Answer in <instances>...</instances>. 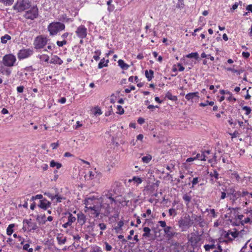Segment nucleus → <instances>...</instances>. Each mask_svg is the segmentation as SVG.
<instances>
[{"label":"nucleus","mask_w":252,"mask_h":252,"mask_svg":"<svg viewBox=\"0 0 252 252\" xmlns=\"http://www.w3.org/2000/svg\"><path fill=\"white\" fill-rule=\"evenodd\" d=\"M85 212L91 217L97 218L100 214L108 216L113 211L116 201L111 193L108 192L103 194L101 201L96 198L89 197L85 200Z\"/></svg>","instance_id":"nucleus-1"},{"label":"nucleus","mask_w":252,"mask_h":252,"mask_svg":"<svg viewBox=\"0 0 252 252\" xmlns=\"http://www.w3.org/2000/svg\"><path fill=\"white\" fill-rule=\"evenodd\" d=\"M15 61L16 58L12 54H8L3 56L2 62H0V72L3 74L9 75L11 70L6 67L13 66Z\"/></svg>","instance_id":"nucleus-2"},{"label":"nucleus","mask_w":252,"mask_h":252,"mask_svg":"<svg viewBox=\"0 0 252 252\" xmlns=\"http://www.w3.org/2000/svg\"><path fill=\"white\" fill-rule=\"evenodd\" d=\"M193 224L190 216L186 214L182 217L178 221L179 227L182 231H186Z\"/></svg>","instance_id":"nucleus-3"},{"label":"nucleus","mask_w":252,"mask_h":252,"mask_svg":"<svg viewBox=\"0 0 252 252\" xmlns=\"http://www.w3.org/2000/svg\"><path fill=\"white\" fill-rule=\"evenodd\" d=\"M65 29L64 24L61 22H52L48 26V30L51 35H56L59 32Z\"/></svg>","instance_id":"nucleus-4"},{"label":"nucleus","mask_w":252,"mask_h":252,"mask_svg":"<svg viewBox=\"0 0 252 252\" xmlns=\"http://www.w3.org/2000/svg\"><path fill=\"white\" fill-rule=\"evenodd\" d=\"M38 9L36 5H34L28 9L23 14V17L27 20H33L38 17Z\"/></svg>","instance_id":"nucleus-5"},{"label":"nucleus","mask_w":252,"mask_h":252,"mask_svg":"<svg viewBox=\"0 0 252 252\" xmlns=\"http://www.w3.org/2000/svg\"><path fill=\"white\" fill-rule=\"evenodd\" d=\"M49 39L46 37L40 35L36 37L33 42L35 49H41L43 48L47 44Z\"/></svg>","instance_id":"nucleus-6"},{"label":"nucleus","mask_w":252,"mask_h":252,"mask_svg":"<svg viewBox=\"0 0 252 252\" xmlns=\"http://www.w3.org/2000/svg\"><path fill=\"white\" fill-rule=\"evenodd\" d=\"M18 242H19L18 245H17V249L18 251H20L22 249L28 252H33V249L30 247V244L25 242L23 238L21 237H17V243Z\"/></svg>","instance_id":"nucleus-7"},{"label":"nucleus","mask_w":252,"mask_h":252,"mask_svg":"<svg viewBox=\"0 0 252 252\" xmlns=\"http://www.w3.org/2000/svg\"><path fill=\"white\" fill-rule=\"evenodd\" d=\"M31 6V2L29 0H21L17 2V11L18 12L28 10Z\"/></svg>","instance_id":"nucleus-8"},{"label":"nucleus","mask_w":252,"mask_h":252,"mask_svg":"<svg viewBox=\"0 0 252 252\" xmlns=\"http://www.w3.org/2000/svg\"><path fill=\"white\" fill-rule=\"evenodd\" d=\"M23 227L26 230L28 229L30 231L35 230L38 228L36 223L32 222L31 219L24 220Z\"/></svg>","instance_id":"nucleus-9"},{"label":"nucleus","mask_w":252,"mask_h":252,"mask_svg":"<svg viewBox=\"0 0 252 252\" xmlns=\"http://www.w3.org/2000/svg\"><path fill=\"white\" fill-rule=\"evenodd\" d=\"M75 33L79 38L84 39L87 36V29L84 25H81L77 28Z\"/></svg>","instance_id":"nucleus-10"},{"label":"nucleus","mask_w":252,"mask_h":252,"mask_svg":"<svg viewBox=\"0 0 252 252\" xmlns=\"http://www.w3.org/2000/svg\"><path fill=\"white\" fill-rule=\"evenodd\" d=\"M33 54V50L30 49H22L18 53V58L23 60L31 56Z\"/></svg>","instance_id":"nucleus-11"},{"label":"nucleus","mask_w":252,"mask_h":252,"mask_svg":"<svg viewBox=\"0 0 252 252\" xmlns=\"http://www.w3.org/2000/svg\"><path fill=\"white\" fill-rule=\"evenodd\" d=\"M185 98L188 101L193 102V100H197L199 99V93H189L186 95Z\"/></svg>","instance_id":"nucleus-12"},{"label":"nucleus","mask_w":252,"mask_h":252,"mask_svg":"<svg viewBox=\"0 0 252 252\" xmlns=\"http://www.w3.org/2000/svg\"><path fill=\"white\" fill-rule=\"evenodd\" d=\"M51 204L46 199L44 198L39 201V204L38 205V206L42 209L46 210L50 207Z\"/></svg>","instance_id":"nucleus-13"},{"label":"nucleus","mask_w":252,"mask_h":252,"mask_svg":"<svg viewBox=\"0 0 252 252\" xmlns=\"http://www.w3.org/2000/svg\"><path fill=\"white\" fill-rule=\"evenodd\" d=\"M234 230V231L228 230L225 235V238H227L230 240H232L234 239L239 237L238 231H237L236 229Z\"/></svg>","instance_id":"nucleus-14"},{"label":"nucleus","mask_w":252,"mask_h":252,"mask_svg":"<svg viewBox=\"0 0 252 252\" xmlns=\"http://www.w3.org/2000/svg\"><path fill=\"white\" fill-rule=\"evenodd\" d=\"M164 232L169 238H172L177 234L176 232L173 231L172 227L168 226L164 229Z\"/></svg>","instance_id":"nucleus-15"},{"label":"nucleus","mask_w":252,"mask_h":252,"mask_svg":"<svg viewBox=\"0 0 252 252\" xmlns=\"http://www.w3.org/2000/svg\"><path fill=\"white\" fill-rule=\"evenodd\" d=\"M191 218L192 219L191 220H193V222L195 221V222L197 223V224L199 225L200 226H203V223L204 222V220L201 216L193 214L191 216Z\"/></svg>","instance_id":"nucleus-16"},{"label":"nucleus","mask_w":252,"mask_h":252,"mask_svg":"<svg viewBox=\"0 0 252 252\" xmlns=\"http://www.w3.org/2000/svg\"><path fill=\"white\" fill-rule=\"evenodd\" d=\"M251 229L248 226L244 227L243 229L241 230L238 232V236L241 238H243L248 235L250 232Z\"/></svg>","instance_id":"nucleus-17"},{"label":"nucleus","mask_w":252,"mask_h":252,"mask_svg":"<svg viewBox=\"0 0 252 252\" xmlns=\"http://www.w3.org/2000/svg\"><path fill=\"white\" fill-rule=\"evenodd\" d=\"M50 63L61 65L63 63V61L58 56L54 55L52 57Z\"/></svg>","instance_id":"nucleus-18"},{"label":"nucleus","mask_w":252,"mask_h":252,"mask_svg":"<svg viewBox=\"0 0 252 252\" xmlns=\"http://www.w3.org/2000/svg\"><path fill=\"white\" fill-rule=\"evenodd\" d=\"M97 176L96 171H89L87 174L85 175V179L87 180H92Z\"/></svg>","instance_id":"nucleus-19"},{"label":"nucleus","mask_w":252,"mask_h":252,"mask_svg":"<svg viewBox=\"0 0 252 252\" xmlns=\"http://www.w3.org/2000/svg\"><path fill=\"white\" fill-rule=\"evenodd\" d=\"M38 58L40 59V63L42 64H43L44 62L47 63H49L50 57L47 55L42 54L41 55H38Z\"/></svg>","instance_id":"nucleus-20"},{"label":"nucleus","mask_w":252,"mask_h":252,"mask_svg":"<svg viewBox=\"0 0 252 252\" xmlns=\"http://www.w3.org/2000/svg\"><path fill=\"white\" fill-rule=\"evenodd\" d=\"M129 182H133L134 183L136 184V186L140 184L142 182V180L141 178L134 176L132 177L131 179H129L128 180Z\"/></svg>","instance_id":"nucleus-21"},{"label":"nucleus","mask_w":252,"mask_h":252,"mask_svg":"<svg viewBox=\"0 0 252 252\" xmlns=\"http://www.w3.org/2000/svg\"><path fill=\"white\" fill-rule=\"evenodd\" d=\"M57 239L58 243L60 245L64 244H65V243L66 241V238L65 237H64L62 234L58 235Z\"/></svg>","instance_id":"nucleus-22"},{"label":"nucleus","mask_w":252,"mask_h":252,"mask_svg":"<svg viewBox=\"0 0 252 252\" xmlns=\"http://www.w3.org/2000/svg\"><path fill=\"white\" fill-rule=\"evenodd\" d=\"M118 65L123 69L126 70L129 67V65L124 62L123 60H119L118 62Z\"/></svg>","instance_id":"nucleus-23"},{"label":"nucleus","mask_w":252,"mask_h":252,"mask_svg":"<svg viewBox=\"0 0 252 252\" xmlns=\"http://www.w3.org/2000/svg\"><path fill=\"white\" fill-rule=\"evenodd\" d=\"M109 62L108 60H105L104 58L101 59L98 65V68L100 69L103 67L107 66Z\"/></svg>","instance_id":"nucleus-24"},{"label":"nucleus","mask_w":252,"mask_h":252,"mask_svg":"<svg viewBox=\"0 0 252 252\" xmlns=\"http://www.w3.org/2000/svg\"><path fill=\"white\" fill-rule=\"evenodd\" d=\"M151 229L148 227H144L143 228L144 233L142 236L143 237L148 238L151 235Z\"/></svg>","instance_id":"nucleus-25"},{"label":"nucleus","mask_w":252,"mask_h":252,"mask_svg":"<svg viewBox=\"0 0 252 252\" xmlns=\"http://www.w3.org/2000/svg\"><path fill=\"white\" fill-rule=\"evenodd\" d=\"M145 76L149 81H151L154 77V71L152 70H146Z\"/></svg>","instance_id":"nucleus-26"},{"label":"nucleus","mask_w":252,"mask_h":252,"mask_svg":"<svg viewBox=\"0 0 252 252\" xmlns=\"http://www.w3.org/2000/svg\"><path fill=\"white\" fill-rule=\"evenodd\" d=\"M15 227V224L14 223L10 224L8 225L6 229V233L7 235L10 236L11 234L14 232V227Z\"/></svg>","instance_id":"nucleus-27"},{"label":"nucleus","mask_w":252,"mask_h":252,"mask_svg":"<svg viewBox=\"0 0 252 252\" xmlns=\"http://www.w3.org/2000/svg\"><path fill=\"white\" fill-rule=\"evenodd\" d=\"M54 196L55 198L53 201L56 203L61 202L63 200L65 199L63 196L59 195V194H56Z\"/></svg>","instance_id":"nucleus-28"},{"label":"nucleus","mask_w":252,"mask_h":252,"mask_svg":"<svg viewBox=\"0 0 252 252\" xmlns=\"http://www.w3.org/2000/svg\"><path fill=\"white\" fill-rule=\"evenodd\" d=\"M183 199L185 201L186 205H188L191 201V196L190 195L186 193L184 194L183 196Z\"/></svg>","instance_id":"nucleus-29"},{"label":"nucleus","mask_w":252,"mask_h":252,"mask_svg":"<svg viewBox=\"0 0 252 252\" xmlns=\"http://www.w3.org/2000/svg\"><path fill=\"white\" fill-rule=\"evenodd\" d=\"M59 20L62 22H68L69 21L70 19L67 18L65 14H62L59 16Z\"/></svg>","instance_id":"nucleus-30"},{"label":"nucleus","mask_w":252,"mask_h":252,"mask_svg":"<svg viewBox=\"0 0 252 252\" xmlns=\"http://www.w3.org/2000/svg\"><path fill=\"white\" fill-rule=\"evenodd\" d=\"M11 39V36L8 34H5L4 36L1 37V42L2 44H5L7 41Z\"/></svg>","instance_id":"nucleus-31"},{"label":"nucleus","mask_w":252,"mask_h":252,"mask_svg":"<svg viewBox=\"0 0 252 252\" xmlns=\"http://www.w3.org/2000/svg\"><path fill=\"white\" fill-rule=\"evenodd\" d=\"M186 57L187 58H194L196 60H198L199 55L197 52H193L187 55Z\"/></svg>","instance_id":"nucleus-32"},{"label":"nucleus","mask_w":252,"mask_h":252,"mask_svg":"<svg viewBox=\"0 0 252 252\" xmlns=\"http://www.w3.org/2000/svg\"><path fill=\"white\" fill-rule=\"evenodd\" d=\"M50 165L52 167H56L57 169H60L62 167L61 163L55 162L53 160L50 161Z\"/></svg>","instance_id":"nucleus-33"},{"label":"nucleus","mask_w":252,"mask_h":252,"mask_svg":"<svg viewBox=\"0 0 252 252\" xmlns=\"http://www.w3.org/2000/svg\"><path fill=\"white\" fill-rule=\"evenodd\" d=\"M206 156L205 155L204 152L201 154H197L195 156L196 159H198L200 160H206Z\"/></svg>","instance_id":"nucleus-34"},{"label":"nucleus","mask_w":252,"mask_h":252,"mask_svg":"<svg viewBox=\"0 0 252 252\" xmlns=\"http://www.w3.org/2000/svg\"><path fill=\"white\" fill-rule=\"evenodd\" d=\"M124 222L120 220L118 222L117 225L115 227V229L117 232H119L122 229V227L124 225Z\"/></svg>","instance_id":"nucleus-35"},{"label":"nucleus","mask_w":252,"mask_h":252,"mask_svg":"<svg viewBox=\"0 0 252 252\" xmlns=\"http://www.w3.org/2000/svg\"><path fill=\"white\" fill-rule=\"evenodd\" d=\"M152 159V156L150 155H147L142 158V160L144 163H148Z\"/></svg>","instance_id":"nucleus-36"},{"label":"nucleus","mask_w":252,"mask_h":252,"mask_svg":"<svg viewBox=\"0 0 252 252\" xmlns=\"http://www.w3.org/2000/svg\"><path fill=\"white\" fill-rule=\"evenodd\" d=\"M210 176L212 177H214L216 180H218L219 177V174L216 170H214L212 172H211Z\"/></svg>","instance_id":"nucleus-37"},{"label":"nucleus","mask_w":252,"mask_h":252,"mask_svg":"<svg viewBox=\"0 0 252 252\" xmlns=\"http://www.w3.org/2000/svg\"><path fill=\"white\" fill-rule=\"evenodd\" d=\"M14 0H0V2L2 3L5 5H11Z\"/></svg>","instance_id":"nucleus-38"},{"label":"nucleus","mask_w":252,"mask_h":252,"mask_svg":"<svg viewBox=\"0 0 252 252\" xmlns=\"http://www.w3.org/2000/svg\"><path fill=\"white\" fill-rule=\"evenodd\" d=\"M75 220V217H74L72 214L69 213L67 218V221L70 222V223L72 224V223Z\"/></svg>","instance_id":"nucleus-39"},{"label":"nucleus","mask_w":252,"mask_h":252,"mask_svg":"<svg viewBox=\"0 0 252 252\" xmlns=\"http://www.w3.org/2000/svg\"><path fill=\"white\" fill-rule=\"evenodd\" d=\"M252 222V220L251 218L250 217H247L243 219V220H242L241 221V224L242 225H244L245 224L248 223L249 222Z\"/></svg>","instance_id":"nucleus-40"},{"label":"nucleus","mask_w":252,"mask_h":252,"mask_svg":"<svg viewBox=\"0 0 252 252\" xmlns=\"http://www.w3.org/2000/svg\"><path fill=\"white\" fill-rule=\"evenodd\" d=\"M214 104V102L213 101H209L208 100L206 101L205 102H202L200 103V106L202 107H205L207 106L208 105L213 106Z\"/></svg>","instance_id":"nucleus-41"},{"label":"nucleus","mask_w":252,"mask_h":252,"mask_svg":"<svg viewBox=\"0 0 252 252\" xmlns=\"http://www.w3.org/2000/svg\"><path fill=\"white\" fill-rule=\"evenodd\" d=\"M250 192L247 190H243L242 191L238 192V195L241 197H246L247 195H249Z\"/></svg>","instance_id":"nucleus-42"},{"label":"nucleus","mask_w":252,"mask_h":252,"mask_svg":"<svg viewBox=\"0 0 252 252\" xmlns=\"http://www.w3.org/2000/svg\"><path fill=\"white\" fill-rule=\"evenodd\" d=\"M178 3L176 5V7L179 9H182L184 7V0H178Z\"/></svg>","instance_id":"nucleus-43"},{"label":"nucleus","mask_w":252,"mask_h":252,"mask_svg":"<svg viewBox=\"0 0 252 252\" xmlns=\"http://www.w3.org/2000/svg\"><path fill=\"white\" fill-rule=\"evenodd\" d=\"M166 97L171 100H175L176 99V97L175 96H174L170 92H168L166 94Z\"/></svg>","instance_id":"nucleus-44"},{"label":"nucleus","mask_w":252,"mask_h":252,"mask_svg":"<svg viewBox=\"0 0 252 252\" xmlns=\"http://www.w3.org/2000/svg\"><path fill=\"white\" fill-rule=\"evenodd\" d=\"M95 55L93 56V58L95 61H98L99 59V56L101 54V52L99 50H97L94 52Z\"/></svg>","instance_id":"nucleus-45"},{"label":"nucleus","mask_w":252,"mask_h":252,"mask_svg":"<svg viewBox=\"0 0 252 252\" xmlns=\"http://www.w3.org/2000/svg\"><path fill=\"white\" fill-rule=\"evenodd\" d=\"M78 221L81 222L82 223H84L85 222V218L83 214L78 215Z\"/></svg>","instance_id":"nucleus-46"},{"label":"nucleus","mask_w":252,"mask_h":252,"mask_svg":"<svg viewBox=\"0 0 252 252\" xmlns=\"http://www.w3.org/2000/svg\"><path fill=\"white\" fill-rule=\"evenodd\" d=\"M204 249L206 251L208 252L211 249H213L215 248L214 245H205L204 246Z\"/></svg>","instance_id":"nucleus-47"},{"label":"nucleus","mask_w":252,"mask_h":252,"mask_svg":"<svg viewBox=\"0 0 252 252\" xmlns=\"http://www.w3.org/2000/svg\"><path fill=\"white\" fill-rule=\"evenodd\" d=\"M242 109L243 110L246 111L245 114L247 115H248L251 112V109L250 107H249L248 106H245L243 107Z\"/></svg>","instance_id":"nucleus-48"},{"label":"nucleus","mask_w":252,"mask_h":252,"mask_svg":"<svg viewBox=\"0 0 252 252\" xmlns=\"http://www.w3.org/2000/svg\"><path fill=\"white\" fill-rule=\"evenodd\" d=\"M117 109L118 111L117 112V113H118V114L122 115L124 113V110L123 108L120 105L117 106Z\"/></svg>","instance_id":"nucleus-49"},{"label":"nucleus","mask_w":252,"mask_h":252,"mask_svg":"<svg viewBox=\"0 0 252 252\" xmlns=\"http://www.w3.org/2000/svg\"><path fill=\"white\" fill-rule=\"evenodd\" d=\"M232 194L233 195L232 198H231L230 199L232 200L233 203L235 202V200L237 199V196H239V195H238V192H235L234 191L232 192Z\"/></svg>","instance_id":"nucleus-50"},{"label":"nucleus","mask_w":252,"mask_h":252,"mask_svg":"<svg viewBox=\"0 0 252 252\" xmlns=\"http://www.w3.org/2000/svg\"><path fill=\"white\" fill-rule=\"evenodd\" d=\"M169 214L170 216H176L177 215L176 210L174 208L169 209Z\"/></svg>","instance_id":"nucleus-51"},{"label":"nucleus","mask_w":252,"mask_h":252,"mask_svg":"<svg viewBox=\"0 0 252 252\" xmlns=\"http://www.w3.org/2000/svg\"><path fill=\"white\" fill-rule=\"evenodd\" d=\"M67 43V42L65 40H63V41H58L57 42V44L58 46L59 47H62L64 45H65Z\"/></svg>","instance_id":"nucleus-52"},{"label":"nucleus","mask_w":252,"mask_h":252,"mask_svg":"<svg viewBox=\"0 0 252 252\" xmlns=\"http://www.w3.org/2000/svg\"><path fill=\"white\" fill-rule=\"evenodd\" d=\"M43 198V196L42 194H37L35 196H33L32 197V200H34L36 199H40Z\"/></svg>","instance_id":"nucleus-53"},{"label":"nucleus","mask_w":252,"mask_h":252,"mask_svg":"<svg viewBox=\"0 0 252 252\" xmlns=\"http://www.w3.org/2000/svg\"><path fill=\"white\" fill-rule=\"evenodd\" d=\"M198 182H199L198 178V177L194 178L191 181V183H192V187L191 188H193L194 186L195 185H196Z\"/></svg>","instance_id":"nucleus-54"},{"label":"nucleus","mask_w":252,"mask_h":252,"mask_svg":"<svg viewBox=\"0 0 252 252\" xmlns=\"http://www.w3.org/2000/svg\"><path fill=\"white\" fill-rule=\"evenodd\" d=\"M44 195L48 196L49 198H50L52 201L54 200L55 196L54 195H53L52 193L49 192H46L44 193Z\"/></svg>","instance_id":"nucleus-55"},{"label":"nucleus","mask_w":252,"mask_h":252,"mask_svg":"<svg viewBox=\"0 0 252 252\" xmlns=\"http://www.w3.org/2000/svg\"><path fill=\"white\" fill-rule=\"evenodd\" d=\"M135 89V87L134 86H131L128 88H126L125 89V92L126 93H129L131 91H133Z\"/></svg>","instance_id":"nucleus-56"},{"label":"nucleus","mask_w":252,"mask_h":252,"mask_svg":"<svg viewBox=\"0 0 252 252\" xmlns=\"http://www.w3.org/2000/svg\"><path fill=\"white\" fill-rule=\"evenodd\" d=\"M137 80H138V77L136 76H131L129 77L128 78V81L131 82H133L134 80L137 82Z\"/></svg>","instance_id":"nucleus-57"},{"label":"nucleus","mask_w":252,"mask_h":252,"mask_svg":"<svg viewBox=\"0 0 252 252\" xmlns=\"http://www.w3.org/2000/svg\"><path fill=\"white\" fill-rule=\"evenodd\" d=\"M158 223L160 224V226L163 228H165V227H167L168 226L166 225V222L165 221L163 220H160L158 221Z\"/></svg>","instance_id":"nucleus-58"},{"label":"nucleus","mask_w":252,"mask_h":252,"mask_svg":"<svg viewBox=\"0 0 252 252\" xmlns=\"http://www.w3.org/2000/svg\"><path fill=\"white\" fill-rule=\"evenodd\" d=\"M7 242L11 245V246H13L15 243V240H13L12 239V238H8L7 239Z\"/></svg>","instance_id":"nucleus-59"},{"label":"nucleus","mask_w":252,"mask_h":252,"mask_svg":"<svg viewBox=\"0 0 252 252\" xmlns=\"http://www.w3.org/2000/svg\"><path fill=\"white\" fill-rule=\"evenodd\" d=\"M227 93L230 94V96L227 98V99L228 101H236V98L232 96L231 94L229 92H228Z\"/></svg>","instance_id":"nucleus-60"},{"label":"nucleus","mask_w":252,"mask_h":252,"mask_svg":"<svg viewBox=\"0 0 252 252\" xmlns=\"http://www.w3.org/2000/svg\"><path fill=\"white\" fill-rule=\"evenodd\" d=\"M48 46L47 49L44 50L45 51H48V50H52L54 48V45H52L49 43L48 42Z\"/></svg>","instance_id":"nucleus-61"},{"label":"nucleus","mask_w":252,"mask_h":252,"mask_svg":"<svg viewBox=\"0 0 252 252\" xmlns=\"http://www.w3.org/2000/svg\"><path fill=\"white\" fill-rule=\"evenodd\" d=\"M99 226L101 230H104L106 229V225L103 223H99Z\"/></svg>","instance_id":"nucleus-62"},{"label":"nucleus","mask_w":252,"mask_h":252,"mask_svg":"<svg viewBox=\"0 0 252 252\" xmlns=\"http://www.w3.org/2000/svg\"><path fill=\"white\" fill-rule=\"evenodd\" d=\"M112 247L110 246L108 243H105V249L107 251H110L112 250Z\"/></svg>","instance_id":"nucleus-63"},{"label":"nucleus","mask_w":252,"mask_h":252,"mask_svg":"<svg viewBox=\"0 0 252 252\" xmlns=\"http://www.w3.org/2000/svg\"><path fill=\"white\" fill-rule=\"evenodd\" d=\"M94 114L95 115H100L102 114V111L99 108H97V109H96Z\"/></svg>","instance_id":"nucleus-64"}]
</instances>
